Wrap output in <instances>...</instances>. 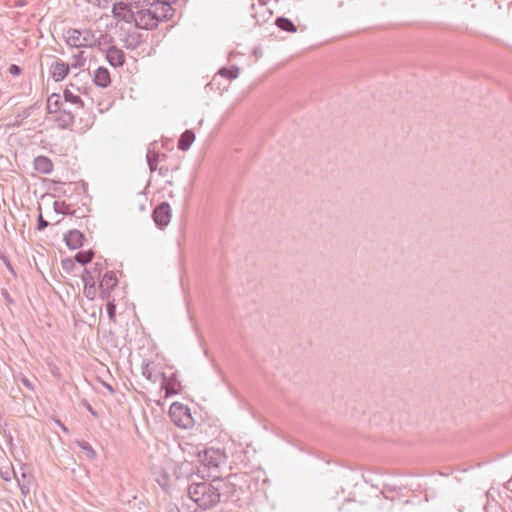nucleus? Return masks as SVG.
Here are the masks:
<instances>
[{
	"mask_svg": "<svg viewBox=\"0 0 512 512\" xmlns=\"http://www.w3.org/2000/svg\"><path fill=\"white\" fill-rule=\"evenodd\" d=\"M164 171H168V169L161 166L159 169L160 174H164Z\"/></svg>",
	"mask_w": 512,
	"mask_h": 512,
	"instance_id": "45",
	"label": "nucleus"
},
{
	"mask_svg": "<svg viewBox=\"0 0 512 512\" xmlns=\"http://www.w3.org/2000/svg\"><path fill=\"white\" fill-rule=\"evenodd\" d=\"M428 496H429V494L427 493V490L425 489V499H426V501H428Z\"/></svg>",
	"mask_w": 512,
	"mask_h": 512,
	"instance_id": "49",
	"label": "nucleus"
},
{
	"mask_svg": "<svg viewBox=\"0 0 512 512\" xmlns=\"http://www.w3.org/2000/svg\"><path fill=\"white\" fill-rule=\"evenodd\" d=\"M63 102L61 100V95L58 93H52L48 99L46 104V109L48 114H55L63 110Z\"/></svg>",
	"mask_w": 512,
	"mask_h": 512,
	"instance_id": "19",
	"label": "nucleus"
},
{
	"mask_svg": "<svg viewBox=\"0 0 512 512\" xmlns=\"http://www.w3.org/2000/svg\"><path fill=\"white\" fill-rule=\"evenodd\" d=\"M118 279L113 271L106 272L99 281L98 289L101 299H109L111 291L116 287Z\"/></svg>",
	"mask_w": 512,
	"mask_h": 512,
	"instance_id": "8",
	"label": "nucleus"
},
{
	"mask_svg": "<svg viewBox=\"0 0 512 512\" xmlns=\"http://www.w3.org/2000/svg\"><path fill=\"white\" fill-rule=\"evenodd\" d=\"M107 37H108V35H107V34H105V35H102V36H101V39H106Z\"/></svg>",
	"mask_w": 512,
	"mask_h": 512,
	"instance_id": "50",
	"label": "nucleus"
},
{
	"mask_svg": "<svg viewBox=\"0 0 512 512\" xmlns=\"http://www.w3.org/2000/svg\"><path fill=\"white\" fill-rule=\"evenodd\" d=\"M49 226V222L46 221L43 217H42V214L40 213L38 215V219H37V230L39 231H42L44 230L45 228H47Z\"/></svg>",
	"mask_w": 512,
	"mask_h": 512,
	"instance_id": "37",
	"label": "nucleus"
},
{
	"mask_svg": "<svg viewBox=\"0 0 512 512\" xmlns=\"http://www.w3.org/2000/svg\"><path fill=\"white\" fill-rule=\"evenodd\" d=\"M223 479H214L212 482L192 483L188 488V495L196 505L208 510L215 507L221 501L224 502Z\"/></svg>",
	"mask_w": 512,
	"mask_h": 512,
	"instance_id": "2",
	"label": "nucleus"
},
{
	"mask_svg": "<svg viewBox=\"0 0 512 512\" xmlns=\"http://www.w3.org/2000/svg\"><path fill=\"white\" fill-rule=\"evenodd\" d=\"M225 454L220 449H206L204 451L203 462L208 467L217 468L225 462Z\"/></svg>",
	"mask_w": 512,
	"mask_h": 512,
	"instance_id": "9",
	"label": "nucleus"
},
{
	"mask_svg": "<svg viewBox=\"0 0 512 512\" xmlns=\"http://www.w3.org/2000/svg\"><path fill=\"white\" fill-rule=\"evenodd\" d=\"M1 295H2V297L4 298L5 303H6L8 306H10V305L14 304V300H13V298L11 297V295H10V293L8 292V290H7V289H5V288L1 289Z\"/></svg>",
	"mask_w": 512,
	"mask_h": 512,
	"instance_id": "39",
	"label": "nucleus"
},
{
	"mask_svg": "<svg viewBox=\"0 0 512 512\" xmlns=\"http://www.w3.org/2000/svg\"><path fill=\"white\" fill-rule=\"evenodd\" d=\"M8 70L14 76H19L22 73L21 67L16 64H11Z\"/></svg>",
	"mask_w": 512,
	"mask_h": 512,
	"instance_id": "40",
	"label": "nucleus"
},
{
	"mask_svg": "<svg viewBox=\"0 0 512 512\" xmlns=\"http://www.w3.org/2000/svg\"><path fill=\"white\" fill-rule=\"evenodd\" d=\"M224 502L231 501L238 506L249 504L259 491V480L248 473L231 474L223 479Z\"/></svg>",
	"mask_w": 512,
	"mask_h": 512,
	"instance_id": "1",
	"label": "nucleus"
},
{
	"mask_svg": "<svg viewBox=\"0 0 512 512\" xmlns=\"http://www.w3.org/2000/svg\"><path fill=\"white\" fill-rule=\"evenodd\" d=\"M96 276L92 275V271L85 268L82 274V280L84 282L83 293L86 298L93 300L96 296Z\"/></svg>",
	"mask_w": 512,
	"mask_h": 512,
	"instance_id": "10",
	"label": "nucleus"
},
{
	"mask_svg": "<svg viewBox=\"0 0 512 512\" xmlns=\"http://www.w3.org/2000/svg\"><path fill=\"white\" fill-rule=\"evenodd\" d=\"M195 141V133L193 130H185L178 139L177 148L181 151H187Z\"/></svg>",
	"mask_w": 512,
	"mask_h": 512,
	"instance_id": "20",
	"label": "nucleus"
},
{
	"mask_svg": "<svg viewBox=\"0 0 512 512\" xmlns=\"http://www.w3.org/2000/svg\"><path fill=\"white\" fill-rule=\"evenodd\" d=\"M78 446L81 448L82 451L85 452L86 457L90 460H95L97 458V453L93 449V447L87 442V441H78Z\"/></svg>",
	"mask_w": 512,
	"mask_h": 512,
	"instance_id": "30",
	"label": "nucleus"
},
{
	"mask_svg": "<svg viewBox=\"0 0 512 512\" xmlns=\"http://www.w3.org/2000/svg\"><path fill=\"white\" fill-rule=\"evenodd\" d=\"M253 18L256 20V24H260L261 22H266L268 19L271 18V12H269V15L266 17V15H262V19H259L257 15H252Z\"/></svg>",
	"mask_w": 512,
	"mask_h": 512,
	"instance_id": "41",
	"label": "nucleus"
},
{
	"mask_svg": "<svg viewBox=\"0 0 512 512\" xmlns=\"http://www.w3.org/2000/svg\"><path fill=\"white\" fill-rule=\"evenodd\" d=\"M421 487H422V485H421V484H418V486H417L418 493H419V492H422Z\"/></svg>",
	"mask_w": 512,
	"mask_h": 512,
	"instance_id": "47",
	"label": "nucleus"
},
{
	"mask_svg": "<svg viewBox=\"0 0 512 512\" xmlns=\"http://www.w3.org/2000/svg\"><path fill=\"white\" fill-rule=\"evenodd\" d=\"M275 25L285 32L295 33L297 31L296 25L289 18L283 16L276 18Z\"/></svg>",
	"mask_w": 512,
	"mask_h": 512,
	"instance_id": "23",
	"label": "nucleus"
},
{
	"mask_svg": "<svg viewBox=\"0 0 512 512\" xmlns=\"http://www.w3.org/2000/svg\"><path fill=\"white\" fill-rule=\"evenodd\" d=\"M112 12L114 17L120 20H123L127 23L134 22L136 12H133L131 8L123 2L114 4Z\"/></svg>",
	"mask_w": 512,
	"mask_h": 512,
	"instance_id": "11",
	"label": "nucleus"
},
{
	"mask_svg": "<svg viewBox=\"0 0 512 512\" xmlns=\"http://www.w3.org/2000/svg\"><path fill=\"white\" fill-rule=\"evenodd\" d=\"M5 264H6V267L9 269V271L14 273V270L12 268V265H11L10 261L9 260H5Z\"/></svg>",
	"mask_w": 512,
	"mask_h": 512,
	"instance_id": "42",
	"label": "nucleus"
},
{
	"mask_svg": "<svg viewBox=\"0 0 512 512\" xmlns=\"http://www.w3.org/2000/svg\"><path fill=\"white\" fill-rule=\"evenodd\" d=\"M219 74L226 77L227 79H235L239 74V68L237 66H230L229 68H222Z\"/></svg>",
	"mask_w": 512,
	"mask_h": 512,
	"instance_id": "32",
	"label": "nucleus"
},
{
	"mask_svg": "<svg viewBox=\"0 0 512 512\" xmlns=\"http://www.w3.org/2000/svg\"><path fill=\"white\" fill-rule=\"evenodd\" d=\"M105 387L111 392V393H114L115 390L113 389V387L109 384H105Z\"/></svg>",
	"mask_w": 512,
	"mask_h": 512,
	"instance_id": "44",
	"label": "nucleus"
},
{
	"mask_svg": "<svg viewBox=\"0 0 512 512\" xmlns=\"http://www.w3.org/2000/svg\"><path fill=\"white\" fill-rule=\"evenodd\" d=\"M434 495H435V492H434V491H432V493H431V495H430V496H431V497H434Z\"/></svg>",
	"mask_w": 512,
	"mask_h": 512,
	"instance_id": "51",
	"label": "nucleus"
},
{
	"mask_svg": "<svg viewBox=\"0 0 512 512\" xmlns=\"http://www.w3.org/2000/svg\"><path fill=\"white\" fill-rule=\"evenodd\" d=\"M93 257H94V252L92 250H88V251H80V252L76 253V255L74 256V259L79 264L86 265L92 261Z\"/></svg>",
	"mask_w": 512,
	"mask_h": 512,
	"instance_id": "28",
	"label": "nucleus"
},
{
	"mask_svg": "<svg viewBox=\"0 0 512 512\" xmlns=\"http://www.w3.org/2000/svg\"><path fill=\"white\" fill-rule=\"evenodd\" d=\"M106 300H107L106 312L108 314L109 320L111 322H115L116 321V304H115V299L110 297L109 299H106Z\"/></svg>",
	"mask_w": 512,
	"mask_h": 512,
	"instance_id": "31",
	"label": "nucleus"
},
{
	"mask_svg": "<svg viewBox=\"0 0 512 512\" xmlns=\"http://www.w3.org/2000/svg\"><path fill=\"white\" fill-rule=\"evenodd\" d=\"M171 420L180 428H189L193 426V418L189 408L178 402H174L169 409Z\"/></svg>",
	"mask_w": 512,
	"mask_h": 512,
	"instance_id": "3",
	"label": "nucleus"
},
{
	"mask_svg": "<svg viewBox=\"0 0 512 512\" xmlns=\"http://www.w3.org/2000/svg\"><path fill=\"white\" fill-rule=\"evenodd\" d=\"M159 376V381H161V388L165 391L166 397L176 395L181 391L182 386L180 380L178 379L177 372H171L169 375L164 372H159Z\"/></svg>",
	"mask_w": 512,
	"mask_h": 512,
	"instance_id": "5",
	"label": "nucleus"
},
{
	"mask_svg": "<svg viewBox=\"0 0 512 512\" xmlns=\"http://www.w3.org/2000/svg\"><path fill=\"white\" fill-rule=\"evenodd\" d=\"M89 270L92 271V275L96 276V278L99 279L103 270V266L101 263L96 262L94 263L93 268Z\"/></svg>",
	"mask_w": 512,
	"mask_h": 512,
	"instance_id": "38",
	"label": "nucleus"
},
{
	"mask_svg": "<svg viewBox=\"0 0 512 512\" xmlns=\"http://www.w3.org/2000/svg\"><path fill=\"white\" fill-rule=\"evenodd\" d=\"M75 112L76 111H66V108H63V110L58 112V116L55 119L57 126L61 129L71 128L74 124Z\"/></svg>",
	"mask_w": 512,
	"mask_h": 512,
	"instance_id": "15",
	"label": "nucleus"
},
{
	"mask_svg": "<svg viewBox=\"0 0 512 512\" xmlns=\"http://www.w3.org/2000/svg\"><path fill=\"white\" fill-rule=\"evenodd\" d=\"M135 3H140V2H146L147 3V0H133Z\"/></svg>",
	"mask_w": 512,
	"mask_h": 512,
	"instance_id": "46",
	"label": "nucleus"
},
{
	"mask_svg": "<svg viewBox=\"0 0 512 512\" xmlns=\"http://www.w3.org/2000/svg\"><path fill=\"white\" fill-rule=\"evenodd\" d=\"M165 157H166L165 154L160 155L158 152L149 150L146 158H147V164L149 166L150 171L151 172L155 171L157 169V162L161 158H165Z\"/></svg>",
	"mask_w": 512,
	"mask_h": 512,
	"instance_id": "27",
	"label": "nucleus"
},
{
	"mask_svg": "<svg viewBox=\"0 0 512 512\" xmlns=\"http://www.w3.org/2000/svg\"><path fill=\"white\" fill-rule=\"evenodd\" d=\"M96 45H101V39L97 40L91 30L82 31V47L92 48Z\"/></svg>",
	"mask_w": 512,
	"mask_h": 512,
	"instance_id": "25",
	"label": "nucleus"
},
{
	"mask_svg": "<svg viewBox=\"0 0 512 512\" xmlns=\"http://www.w3.org/2000/svg\"><path fill=\"white\" fill-rule=\"evenodd\" d=\"M195 473V466L193 463L185 461L177 464L174 469V475L177 479L189 478Z\"/></svg>",
	"mask_w": 512,
	"mask_h": 512,
	"instance_id": "18",
	"label": "nucleus"
},
{
	"mask_svg": "<svg viewBox=\"0 0 512 512\" xmlns=\"http://www.w3.org/2000/svg\"><path fill=\"white\" fill-rule=\"evenodd\" d=\"M63 99L65 103H70L75 106V110L82 109L84 103L79 95L72 93L69 89H65L63 92Z\"/></svg>",
	"mask_w": 512,
	"mask_h": 512,
	"instance_id": "22",
	"label": "nucleus"
},
{
	"mask_svg": "<svg viewBox=\"0 0 512 512\" xmlns=\"http://www.w3.org/2000/svg\"><path fill=\"white\" fill-rule=\"evenodd\" d=\"M134 23L137 28L145 30H153L157 28L158 22L154 16L151 6L147 9H141L136 12Z\"/></svg>",
	"mask_w": 512,
	"mask_h": 512,
	"instance_id": "6",
	"label": "nucleus"
},
{
	"mask_svg": "<svg viewBox=\"0 0 512 512\" xmlns=\"http://www.w3.org/2000/svg\"><path fill=\"white\" fill-rule=\"evenodd\" d=\"M94 83L101 88H106L111 84L110 72L106 67L101 66L95 70Z\"/></svg>",
	"mask_w": 512,
	"mask_h": 512,
	"instance_id": "17",
	"label": "nucleus"
},
{
	"mask_svg": "<svg viewBox=\"0 0 512 512\" xmlns=\"http://www.w3.org/2000/svg\"><path fill=\"white\" fill-rule=\"evenodd\" d=\"M142 375L149 381L156 383L159 381V372H155L150 362H144L142 365Z\"/></svg>",
	"mask_w": 512,
	"mask_h": 512,
	"instance_id": "24",
	"label": "nucleus"
},
{
	"mask_svg": "<svg viewBox=\"0 0 512 512\" xmlns=\"http://www.w3.org/2000/svg\"><path fill=\"white\" fill-rule=\"evenodd\" d=\"M87 409H88V411H89L92 415L97 416V413L94 411V409L91 407V405H88V406H87Z\"/></svg>",
	"mask_w": 512,
	"mask_h": 512,
	"instance_id": "43",
	"label": "nucleus"
},
{
	"mask_svg": "<svg viewBox=\"0 0 512 512\" xmlns=\"http://www.w3.org/2000/svg\"><path fill=\"white\" fill-rule=\"evenodd\" d=\"M177 0H147V5L151 6L157 22L170 20L174 15V8L171 3Z\"/></svg>",
	"mask_w": 512,
	"mask_h": 512,
	"instance_id": "4",
	"label": "nucleus"
},
{
	"mask_svg": "<svg viewBox=\"0 0 512 512\" xmlns=\"http://www.w3.org/2000/svg\"><path fill=\"white\" fill-rule=\"evenodd\" d=\"M70 72L69 64L61 59H56L50 66V73L56 82L62 81Z\"/></svg>",
	"mask_w": 512,
	"mask_h": 512,
	"instance_id": "13",
	"label": "nucleus"
},
{
	"mask_svg": "<svg viewBox=\"0 0 512 512\" xmlns=\"http://www.w3.org/2000/svg\"><path fill=\"white\" fill-rule=\"evenodd\" d=\"M85 236L77 229L69 230L64 234V241L69 249L75 250L83 246Z\"/></svg>",
	"mask_w": 512,
	"mask_h": 512,
	"instance_id": "14",
	"label": "nucleus"
},
{
	"mask_svg": "<svg viewBox=\"0 0 512 512\" xmlns=\"http://www.w3.org/2000/svg\"><path fill=\"white\" fill-rule=\"evenodd\" d=\"M106 60L113 67H122L125 64V54L117 46H110L106 51Z\"/></svg>",
	"mask_w": 512,
	"mask_h": 512,
	"instance_id": "12",
	"label": "nucleus"
},
{
	"mask_svg": "<svg viewBox=\"0 0 512 512\" xmlns=\"http://www.w3.org/2000/svg\"><path fill=\"white\" fill-rule=\"evenodd\" d=\"M19 381L29 391L34 392L35 389H34L33 383L25 375H20L19 376Z\"/></svg>",
	"mask_w": 512,
	"mask_h": 512,
	"instance_id": "35",
	"label": "nucleus"
},
{
	"mask_svg": "<svg viewBox=\"0 0 512 512\" xmlns=\"http://www.w3.org/2000/svg\"><path fill=\"white\" fill-rule=\"evenodd\" d=\"M155 475H156L155 480L159 484V486L165 492H168L169 488H170V482H171L169 474L166 471L161 470V471L155 473Z\"/></svg>",
	"mask_w": 512,
	"mask_h": 512,
	"instance_id": "26",
	"label": "nucleus"
},
{
	"mask_svg": "<svg viewBox=\"0 0 512 512\" xmlns=\"http://www.w3.org/2000/svg\"><path fill=\"white\" fill-rule=\"evenodd\" d=\"M34 169L42 174H49L53 171V162L47 156H37L33 161Z\"/></svg>",
	"mask_w": 512,
	"mask_h": 512,
	"instance_id": "16",
	"label": "nucleus"
},
{
	"mask_svg": "<svg viewBox=\"0 0 512 512\" xmlns=\"http://www.w3.org/2000/svg\"><path fill=\"white\" fill-rule=\"evenodd\" d=\"M169 512H180V511L177 508H173Z\"/></svg>",
	"mask_w": 512,
	"mask_h": 512,
	"instance_id": "48",
	"label": "nucleus"
},
{
	"mask_svg": "<svg viewBox=\"0 0 512 512\" xmlns=\"http://www.w3.org/2000/svg\"><path fill=\"white\" fill-rule=\"evenodd\" d=\"M74 63L72 64L73 67H82L85 64V58L83 56V52H79L77 55H74Z\"/></svg>",
	"mask_w": 512,
	"mask_h": 512,
	"instance_id": "36",
	"label": "nucleus"
},
{
	"mask_svg": "<svg viewBox=\"0 0 512 512\" xmlns=\"http://www.w3.org/2000/svg\"><path fill=\"white\" fill-rule=\"evenodd\" d=\"M156 226L160 229L166 227L171 220V207L167 202L158 204L152 213Z\"/></svg>",
	"mask_w": 512,
	"mask_h": 512,
	"instance_id": "7",
	"label": "nucleus"
},
{
	"mask_svg": "<svg viewBox=\"0 0 512 512\" xmlns=\"http://www.w3.org/2000/svg\"><path fill=\"white\" fill-rule=\"evenodd\" d=\"M54 210L58 214H68L69 213V208L65 204V202L60 203L58 201H55L54 202Z\"/></svg>",
	"mask_w": 512,
	"mask_h": 512,
	"instance_id": "33",
	"label": "nucleus"
},
{
	"mask_svg": "<svg viewBox=\"0 0 512 512\" xmlns=\"http://www.w3.org/2000/svg\"><path fill=\"white\" fill-rule=\"evenodd\" d=\"M61 266L65 272L69 273L74 269L75 263L72 259L66 258L61 261Z\"/></svg>",
	"mask_w": 512,
	"mask_h": 512,
	"instance_id": "34",
	"label": "nucleus"
},
{
	"mask_svg": "<svg viewBox=\"0 0 512 512\" xmlns=\"http://www.w3.org/2000/svg\"><path fill=\"white\" fill-rule=\"evenodd\" d=\"M66 43L75 48L82 47V31L78 29H68L66 33Z\"/></svg>",
	"mask_w": 512,
	"mask_h": 512,
	"instance_id": "21",
	"label": "nucleus"
},
{
	"mask_svg": "<svg viewBox=\"0 0 512 512\" xmlns=\"http://www.w3.org/2000/svg\"><path fill=\"white\" fill-rule=\"evenodd\" d=\"M141 35L140 34H132L129 35L124 41V47L126 49L134 50L141 44Z\"/></svg>",
	"mask_w": 512,
	"mask_h": 512,
	"instance_id": "29",
	"label": "nucleus"
}]
</instances>
